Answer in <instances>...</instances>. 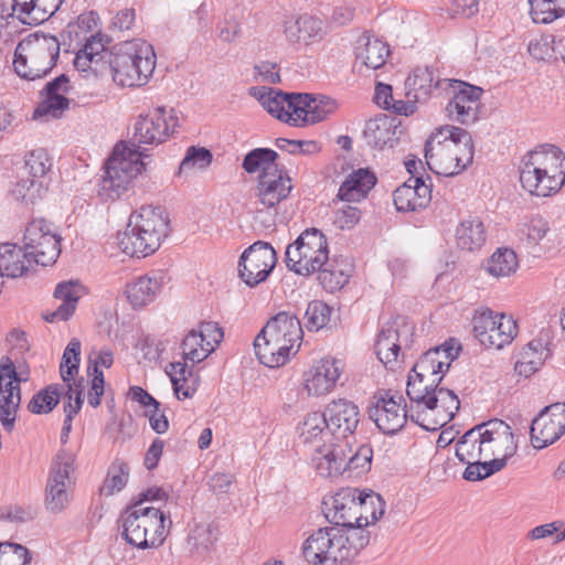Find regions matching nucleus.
Returning a JSON list of instances; mask_svg holds the SVG:
<instances>
[{"label":"nucleus","instance_id":"nucleus-45","mask_svg":"<svg viewBox=\"0 0 565 565\" xmlns=\"http://www.w3.org/2000/svg\"><path fill=\"white\" fill-rule=\"evenodd\" d=\"M438 408L434 411L441 414V420L434 422L430 429H440L446 424L451 422L460 408V401L458 395L449 388L439 386L437 387Z\"/></svg>","mask_w":565,"mask_h":565},{"label":"nucleus","instance_id":"nucleus-38","mask_svg":"<svg viewBox=\"0 0 565 565\" xmlns=\"http://www.w3.org/2000/svg\"><path fill=\"white\" fill-rule=\"evenodd\" d=\"M286 116L284 122L292 127H302L309 121L310 103H313V95L308 93H288Z\"/></svg>","mask_w":565,"mask_h":565},{"label":"nucleus","instance_id":"nucleus-27","mask_svg":"<svg viewBox=\"0 0 565 565\" xmlns=\"http://www.w3.org/2000/svg\"><path fill=\"white\" fill-rule=\"evenodd\" d=\"M413 330L414 327L408 326H404L402 330L393 327L383 328L374 345L379 360L385 365L396 362L402 349V337L405 335V347H411Z\"/></svg>","mask_w":565,"mask_h":565},{"label":"nucleus","instance_id":"nucleus-11","mask_svg":"<svg viewBox=\"0 0 565 565\" xmlns=\"http://www.w3.org/2000/svg\"><path fill=\"white\" fill-rule=\"evenodd\" d=\"M329 431L334 444H342L352 450L356 444V428L361 420L359 406L347 398H338L329 402L322 411Z\"/></svg>","mask_w":565,"mask_h":565},{"label":"nucleus","instance_id":"nucleus-60","mask_svg":"<svg viewBox=\"0 0 565 565\" xmlns=\"http://www.w3.org/2000/svg\"><path fill=\"white\" fill-rule=\"evenodd\" d=\"M393 201L398 212L419 211L418 198L416 199V190L414 185L402 184L393 193Z\"/></svg>","mask_w":565,"mask_h":565},{"label":"nucleus","instance_id":"nucleus-1","mask_svg":"<svg viewBox=\"0 0 565 565\" xmlns=\"http://www.w3.org/2000/svg\"><path fill=\"white\" fill-rule=\"evenodd\" d=\"M168 213L160 206H141L134 212L122 234L118 235V246L130 257H147L159 249L170 231Z\"/></svg>","mask_w":565,"mask_h":565},{"label":"nucleus","instance_id":"nucleus-19","mask_svg":"<svg viewBox=\"0 0 565 565\" xmlns=\"http://www.w3.org/2000/svg\"><path fill=\"white\" fill-rule=\"evenodd\" d=\"M282 32L287 42L297 49L319 43L327 34L323 21L308 13L287 17Z\"/></svg>","mask_w":565,"mask_h":565},{"label":"nucleus","instance_id":"nucleus-55","mask_svg":"<svg viewBox=\"0 0 565 565\" xmlns=\"http://www.w3.org/2000/svg\"><path fill=\"white\" fill-rule=\"evenodd\" d=\"M367 526V518H355V524L345 529L344 537L348 539V547H352V561L358 556L360 551L370 542V534L364 530Z\"/></svg>","mask_w":565,"mask_h":565},{"label":"nucleus","instance_id":"nucleus-6","mask_svg":"<svg viewBox=\"0 0 565 565\" xmlns=\"http://www.w3.org/2000/svg\"><path fill=\"white\" fill-rule=\"evenodd\" d=\"M329 256L326 235L316 227L306 228L286 247L285 264L298 276L310 277L321 268Z\"/></svg>","mask_w":565,"mask_h":565},{"label":"nucleus","instance_id":"nucleus-9","mask_svg":"<svg viewBox=\"0 0 565 565\" xmlns=\"http://www.w3.org/2000/svg\"><path fill=\"white\" fill-rule=\"evenodd\" d=\"M180 348L182 350L183 362H171L167 367V373L170 376L173 392L178 399L191 398L195 392L194 388H182L181 382H186V376L192 374V370L188 367L186 362L192 364L204 361L212 352L213 348H205L202 341V335L192 329L183 338Z\"/></svg>","mask_w":565,"mask_h":565},{"label":"nucleus","instance_id":"nucleus-48","mask_svg":"<svg viewBox=\"0 0 565 565\" xmlns=\"http://www.w3.org/2000/svg\"><path fill=\"white\" fill-rule=\"evenodd\" d=\"M430 137L435 138L436 141H444L446 145H452L456 149L465 146V150H470L475 154L472 136L463 128L446 125L437 128Z\"/></svg>","mask_w":565,"mask_h":565},{"label":"nucleus","instance_id":"nucleus-5","mask_svg":"<svg viewBox=\"0 0 565 565\" xmlns=\"http://www.w3.org/2000/svg\"><path fill=\"white\" fill-rule=\"evenodd\" d=\"M61 43L55 35L36 32L17 45L13 67L26 81L43 78L56 66Z\"/></svg>","mask_w":565,"mask_h":565},{"label":"nucleus","instance_id":"nucleus-25","mask_svg":"<svg viewBox=\"0 0 565 565\" xmlns=\"http://www.w3.org/2000/svg\"><path fill=\"white\" fill-rule=\"evenodd\" d=\"M402 128L395 124V118L382 116L366 121L363 137L366 145L373 149L393 148L399 140Z\"/></svg>","mask_w":565,"mask_h":565},{"label":"nucleus","instance_id":"nucleus-12","mask_svg":"<svg viewBox=\"0 0 565 565\" xmlns=\"http://www.w3.org/2000/svg\"><path fill=\"white\" fill-rule=\"evenodd\" d=\"M74 455L67 449H60L52 460L45 486L44 504L49 512L61 513L68 503L66 481L73 471Z\"/></svg>","mask_w":565,"mask_h":565},{"label":"nucleus","instance_id":"nucleus-57","mask_svg":"<svg viewBox=\"0 0 565 565\" xmlns=\"http://www.w3.org/2000/svg\"><path fill=\"white\" fill-rule=\"evenodd\" d=\"M21 404V394L15 393L0 394V422L7 433L14 429L17 411Z\"/></svg>","mask_w":565,"mask_h":565},{"label":"nucleus","instance_id":"nucleus-14","mask_svg":"<svg viewBox=\"0 0 565 565\" xmlns=\"http://www.w3.org/2000/svg\"><path fill=\"white\" fill-rule=\"evenodd\" d=\"M179 126L173 108L158 106L146 115H139L135 122V137L139 143L158 146L163 143Z\"/></svg>","mask_w":565,"mask_h":565},{"label":"nucleus","instance_id":"nucleus-16","mask_svg":"<svg viewBox=\"0 0 565 565\" xmlns=\"http://www.w3.org/2000/svg\"><path fill=\"white\" fill-rule=\"evenodd\" d=\"M450 87L452 97L446 106L448 116L461 125L476 122L483 89L461 79H451Z\"/></svg>","mask_w":565,"mask_h":565},{"label":"nucleus","instance_id":"nucleus-46","mask_svg":"<svg viewBox=\"0 0 565 565\" xmlns=\"http://www.w3.org/2000/svg\"><path fill=\"white\" fill-rule=\"evenodd\" d=\"M358 505V518H367V525L376 522L385 511V501L373 490L364 489L360 492Z\"/></svg>","mask_w":565,"mask_h":565},{"label":"nucleus","instance_id":"nucleus-8","mask_svg":"<svg viewBox=\"0 0 565 565\" xmlns=\"http://www.w3.org/2000/svg\"><path fill=\"white\" fill-rule=\"evenodd\" d=\"M23 243L31 262L41 266L54 264L61 254V236L53 230V224L43 217L28 223Z\"/></svg>","mask_w":565,"mask_h":565},{"label":"nucleus","instance_id":"nucleus-51","mask_svg":"<svg viewBox=\"0 0 565 565\" xmlns=\"http://www.w3.org/2000/svg\"><path fill=\"white\" fill-rule=\"evenodd\" d=\"M330 531L331 540L327 562H332L333 565L350 563L352 561V547H348V539L344 537V531L340 527H330Z\"/></svg>","mask_w":565,"mask_h":565},{"label":"nucleus","instance_id":"nucleus-63","mask_svg":"<svg viewBox=\"0 0 565 565\" xmlns=\"http://www.w3.org/2000/svg\"><path fill=\"white\" fill-rule=\"evenodd\" d=\"M495 319L497 315L489 309H482L480 311H477L472 318V324H473V335L476 339L479 340L481 343V340H483L487 335V331L490 328H494L495 326Z\"/></svg>","mask_w":565,"mask_h":565},{"label":"nucleus","instance_id":"nucleus-39","mask_svg":"<svg viewBox=\"0 0 565 565\" xmlns=\"http://www.w3.org/2000/svg\"><path fill=\"white\" fill-rule=\"evenodd\" d=\"M521 355L522 359L516 361L514 371L527 379L541 369L547 356V349L541 341H531Z\"/></svg>","mask_w":565,"mask_h":565},{"label":"nucleus","instance_id":"nucleus-24","mask_svg":"<svg viewBox=\"0 0 565 565\" xmlns=\"http://www.w3.org/2000/svg\"><path fill=\"white\" fill-rule=\"evenodd\" d=\"M353 271L352 263L342 255L327 257L318 274V281L322 289L329 294L340 291L350 280Z\"/></svg>","mask_w":565,"mask_h":565},{"label":"nucleus","instance_id":"nucleus-18","mask_svg":"<svg viewBox=\"0 0 565 565\" xmlns=\"http://www.w3.org/2000/svg\"><path fill=\"white\" fill-rule=\"evenodd\" d=\"M462 347L455 338H449L443 344L430 348L424 352L412 367L415 377L428 379V376L438 377L446 375L451 362L457 360Z\"/></svg>","mask_w":565,"mask_h":565},{"label":"nucleus","instance_id":"nucleus-59","mask_svg":"<svg viewBox=\"0 0 565 565\" xmlns=\"http://www.w3.org/2000/svg\"><path fill=\"white\" fill-rule=\"evenodd\" d=\"M54 297L62 300L60 305V312L65 316H73L78 302V295L75 291V286L72 281H62L57 284L54 290Z\"/></svg>","mask_w":565,"mask_h":565},{"label":"nucleus","instance_id":"nucleus-29","mask_svg":"<svg viewBox=\"0 0 565 565\" xmlns=\"http://www.w3.org/2000/svg\"><path fill=\"white\" fill-rule=\"evenodd\" d=\"M426 380L420 376L415 377V373L411 371L407 377L406 395L417 407L434 411L438 408L437 387L440 386L443 375L433 379L429 383Z\"/></svg>","mask_w":565,"mask_h":565},{"label":"nucleus","instance_id":"nucleus-26","mask_svg":"<svg viewBox=\"0 0 565 565\" xmlns=\"http://www.w3.org/2000/svg\"><path fill=\"white\" fill-rule=\"evenodd\" d=\"M164 282V275H142L126 284L125 294L129 303L135 308H143L151 303L161 291Z\"/></svg>","mask_w":565,"mask_h":565},{"label":"nucleus","instance_id":"nucleus-17","mask_svg":"<svg viewBox=\"0 0 565 565\" xmlns=\"http://www.w3.org/2000/svg\"><path fill=\"white\" fill-rule=\"evenodd\" d=\"M564 433L565 403H555L543 408L530 427L531 443L536 449L554 444Z\"/></svg>","mask_w":565,"mask_h":565},{"label":"nucleus","instance_id":"nucleus-49","mask_svg":"<svg viewBox=\"0 0 565 565\" xmlns=\"http://www.w3.org/2000/svg\"><path fill=\"white\" fill-rule=\"evenodd\" d=\"M333 309L322 300H312L308 303L303 316V323L308 331H319L327 327Z\"/></svg>","mask_w":565,"mask_h":565},{"label":"nucleus","instance_id":"nucleus-53","mask_svg":"<svg viewBox=\"0 0 565 565\" xmlns=\"http://www.w3.org/2000/svg\"><path fill=\"white\" fill-rule=\"evenodd\" d=\"M151 522L149 525L153 527V534L149 539V548H156L163 544L166 541L172 521L170 520V512L162 511L152 507Z\"/></svg>","mask_w":565,"mask_h":565},{"label":"nucleus","instance_id":"nucleus-4","mask_svg":"<svg viewBox=\"0 0 565 565\" xmlns=\"http://www.w3.org/2000/svg\"><path fill=\"white\" fill-rule=\"evenodd\" d=\"M153 46L135 39L115 45L109 55V67L115 83L122 87H139L148 83L156 68Z\"/></svg>","mask_w":565,"mask_h":565},{"label":"nucleus","instance_id":"nucleus-7","mask_svg":"<svg viewBox=\"0 0 565 565\" xmlns=\"http://www.w3.org/2000/svg\"><path fill=\"white\" fill-rule=\"evenodd\" d=\"M373 449L369 444L358 443L352 446L350 452L345 441L342 444H331L330 448L322 457H313L317 472L322 477H337L344 472L350 475H360L367 471L371 467Z\"/></svg>","mask_w":565,"mask_h":565},{"label":"nucleus","instance_id":"nucleus-13","mask_svg":"<svg viewBox=\"0 0 565 565\" xmlns=\"http://www.w3.org/2000/svg\"><path fill=\"white\" fill-rule=\"evenodd\" d=\"M424 157L429 170L444 177L459 174L473 161L472 151L466 149L465 154H460L459 149L454 148L452 145L436 141L430 136L424 145Z\"/></svg>","mask_w":565,"mask_h":565},{"label":"nucleus","instance_id":"nucleus-32","mask_svg":"<svg viewBox=\"0 0 565 565\" xmlns=\"http://www.w3.org/2000/svg\"><path fill=\"white\" fill-rule=\"evenodd\" d=\"M31 263L24 247L13 243L0 244V279L2 277L17 278L24 275Z\"/></svg>","mask_w":565,"mask_h":565},{"label":"nucleus","instance_id":"nucleus-44","mask_svg":"<svg viewBox=\"0 0 565 565\" xmlns=\"http://www.w3.org/2000/svg\"><path fill=\"white\" fill-rule=\"evenodd\" d=\"M534 23L548 24L565 15V0H529Z\"/></svg>","mask_w":565,"mask_h":565},{"label":"nucleus","instance_id":"nucleus-37","mask_svg":"<svg viewBox=\"0 0 565 565\" xmlns=\"http://www.w3.org/2000/svg\"><path fill=\"white\" fill-rule=\"evenodd\" d=\"M330 540L331 531L330 526H327L318 529L305 541L302 554L308 563L313 565L327 563Z\"/></svg>","mask_w":565,"mask_h":565},{"label":"nucleus","instance_id":"nucleus-2","mask_svg":"<svg viewBox=\"0 0 565 565\" xmlns=\"http://www.w3.org/2000/svg\"><path fill=\"white\" fill-rule=\"evenodd\" d=\"M520 182L531 195L550 196L565 183V154L556 146L527 152L520 166Z\"/></svg>","mask_w":565,"mask_h":565},{"label":"nucleus","instance_id":"nucleus-28","mask_svg":"<svg viewBox=\"0 0 565 565\" xmlns=\"http://www.w3.org/2000/svg\"><path fill=\"white\" fill-rule=\"evenodd\" d=\"M299 429L303 444L316 446L317 457H322L330 448V445L334 444L322 412L307 414Z\"/></svg>","mask_w":565,"mask_h":565},{"label":"nucleus","instance_id":"nucleus-36","mask_svg":"<svg viewBox=\"0 0 565 565\" xmlns=\"http://www.w3.org/2000/svg\"><path fill=\"white\" fill-rule=\"evenodd\" d=\"M457 245L462 250L479 249L486 243V230L479 217H470L460 222L456 231Z\"/></svg>","mask_w":565,"mask_h":565},{"label":"nucleus","instance_id":"nucleus-33","mask_svg":"<svg viewBox=\"0 0 565 565\" xmlns=\"http://www.w3.org/2000/svg\"><path fill=\"white\" fill-rule=\"evenodd\" d=\"M433 66H417L406 78V97L415 98V102H426L434 89L439 87L440 79L436 76Z\"/></svg>","mask_w":565,"mask_h":565},{"label":"nucleus","instance_id":"nucleus-30","mask_svg":"<svg viewBox=\"0 0 565 565\" xmlns=\"http://www.w3.org/2000/svg\"><path fill=\"white\" fill-rule=\"evenodd\" d=\"M376 181L375 174L369 168L354 170L340 185L337 198L345 202L360 201L374 188Z\"/></svg>","mask_w":565,"mask_h":565},{"label":"nucleus","instance_id":"nucleus-64","mask_svg":"<svg viewBox=\"0 0 565 565\" xmlns=\"http://www.w3.org/2000/svg\"><path fill=\"white\" fill-rule=\"evenodd\" d=\"M288 93L280 89L270 88V95L266 98L264 108L275 118L282 121L286 116V105L288 103Z\"/></svg>","mask_w":565,"mask_h":565},{"label":"nucleus","instance_id":"nucleus-41","mask_svg":"<svg viewBox=\"0 0 565 565\" xmlns=\"http://www.w3.org/2000/svg\"><path fill=\"white\" fill-rule=\"evenodd\" d=\"M278 153L270 148H255L243 158L242 168L249 174L271 172L279 164L276 163Z\"/></svg>","mask_w":565,"mask_h":565},{"label":"nucleus","instance_id":"nucleus-21","mask_svg":"<svg viewBox=\"0 0 565 565\" xmlns=\"http://www.w3.org/2000/svg\"><path fill=\"white\" fill-rule=\"evenodd\" d=\"M152 507L137 510L126 505L119 514L118 524L121 537L131 546L139 550L149 548L148 525L151 522Z\"/></svg>","mask_w":565,"mask_h":565},{"label":"nucleus","instance_id":"nucleus-23","mask_svg":"<svg viewBox=\"0 0 565 565\" xmlns=\"http://www.w3.org/2000/svg\"><path fill=\"white\" fill-rule=\"evenodd\" d=\"M338 361L332 358L321 359L305 373V387L309 395L320 396L329 393L341 374Z\"/></svg>","mask_w":565,"mask_h":565},{"label":"nucleus","instance_id":"nucleus-35","mask_svg":"<svg viewBox=\"0 0 565 565\" xmlns=\"http://www.w3.org/2000/svg\"><path fill=\"white\" fill-rule=\"evenodd\" d=\"M360 490L356 488H341L329 501H323L324 516L328 521L343 522L344 510H354V514H358V501L360 497Z\"/></svg>","mask_w":565,"mask_h":565},{"label":"nucleus","instance_id":"nucleus-62","mask_svg":"<svg viewBox=\"0 0 565 565\" xmlns=\"http://www.w3.org/2000/svg\"><path fill=\"white\" fill-rule=\"evenodd\" d=\"M503 328L509 329L508 337L500 335V332L495 327L493 329L490 328L487 331L486 338L483 340H481V344L488 349H490V348L502 349L504 345L510 344L518 333L516 322L508 321L507 324L503 326Z\"/></svg>","mask_w":565,"mask_h":565},{"label":"nucleus","instance_id":"nucleus-3","mask_svg":"<svg viewBox=\"0 0 565 565\" xmlns=\"http://www.w3.org/2000/svg\"><path fill=\"white\" fill-rule=\"evenodd\" d=\"M148 150L136 145L119 141L105 162L104 174L98 183V196L104 201L119 199L130 186L134 179L146 170L143 158Z\"/></svg>","mask_w":565,"mask_h":565},{"label":"nucleus","instance_id":"nucleus-10","mask_svg":"<svg viewBox=\"0 0 565 565\" xmlns=\"http://www.w3.org/2000/svg\"><path fill=\"white\" fill-rule=\"evenodd\" d=\"M277 264V253L270 243L256 241L241 255L238 277L248 287H256L267 280Z\"/></svg>","mask_w":565,"mask_h":565},{"label":"nucleus","instance_id":"nucleus-43","mask_svg":"<svg viewBox=\"0 0 565 565\" xmlns=\"http://www.w3.org/2000/svg\"><path fill=\"white\" fill-rule=\"evenodd\" d=\"M62 394L63 385H46L32 396L26 408L35 415L49 414L58 405Z\"/></svg>","mask_w":565,"mask_h":565},{"label":"nucleus","instance_id":"nucleus-54","mask_svg":"<svg viewBox=\"0 0 565 565\" xmlns=\"http://www.w3.org/2000/svg\"><path fill=\"white\" fill-rule=\"evenodd\" d=\"M279 345V338L274 334H263V329L254 340V350L262 364L273 369L276 348Z\"/></svg>","mask_w":565,"mask_h":565},{"label":"nucleus","instance_id":"nucleus-58","mask_svg":"<svg viewBox=\"0 0 565 565\" xmlns=\"http://www.w3.org/2000/svg\"><path fill=\"white\" fill-rule=\"evenodd\" d=\"M212 159V152L207 148L191 146L180 162L179 171L183 172L194 167L204 169L211 164Z\"/></svg>","mask_w":565,"mask_h":565},{"label":"nucleus","instance_id":"nucleus-40","mask_svg":"<svg viewBox=\"0 0 565 565\" xmlns=\"http://www.w3.org/2000/svg\"><path fill=\"white\" fill-rule=\"evenodd\" d=\"M51 169L52 159L47 151L43 148H38L26 156L22 173L36 181H43V183L49 186L51 182V178L49 175Z\"/></svg>","mask_w":565,"mask_h":565},{"label":"nucleus","instance_id":"nucleus-50","mask_svg":"<svg viewBox=\"0 0 565 565\" xmlns=\"http://www.w3.org/2000/svg\"><path fill=\"white\" fill-rule=\"evenodd\" d=\"M129 465L121 459H115L108 468L103 490L106 495L121 491L129 479Z\"/></svg>","mask_w":565,"mask_h":565},{"label":"nucleus","instance_id":"nucleus-20","mask_svg":"<svg viewBox=\"0 0 565 565\" xmlns=\"http://www.w3.org/2000/svg\"><path fill=\"white\" fill-rule=\"evenodd\" d=\"M292 190V181L284 167L271 172L259 173L255 189L258 202L265 207H275L286 200Z\"/></svg>","mask_w":565,"mask_h":565},{"label":"nucleus","instance_id":"nucleus-42","mask_svg":"<svg viewBox=\"0 0 565 565\" xmlns=\"http://www.w3.org/2000/svg\"><path fill=\"white\" fill-rule=\"evenodd\" d=\"M49 186L43 181H36L23 173L11 189V195L25 205H34L47 192Z\"/></svg>","mask_w":565,"mask_h":565},{"label":"nucleus","instance_id":"nucleus-47","mask_svg":"<svg viewBox=\"0 0 565 565\" xmlns=\"http://www.w3.org/2000/svg\"><path fill=\"white\" fill-rule=\"evenodd\" d=\"M518 257L511 248H498L488 259L487 270L494 277L510 276L518 268Z\"/></svg>","mask_w":565,"mask_h":565},{"label":"nucleus","instance_id":"nucleus-15","mask_svg":"<svg viewBox=\"0 0 565 565\" xmlns=\"http://www.w3.org/2000/svg\"><path fill=\"white\" fill-rule=\"evenodd\" d=\"M376 397L374 408L370 411V417L374 419L376 427L385 435L398 433L409 415L413 414V406L407 407L402 395L393 394L391 390L383 391Z\"/></svg>","mask_w":565,"mask_h":565},{"label":"nucleus","instance_id":"nucleus-22","mask_svg":"<svg viewBox=\"0 0 565 565\" xmlns=\"http://www.w3.org/2000/svg\"><path fill=\"white\" fill-rule=\"evenodd\" d=\"M64 0H13L12 13L17 20L29 26L47 21L61 8Z\"/></svg>","mask_w":565,"mask_h":565},{"label":"nucleus","instance_id":"nucleus-56","mask_svg":"<svg viewBox=\"0 0 565 565\" xmlns=\"http://www.w3.org/2000/svg\"><path fill=\"white\" fill-rule=\"evenodd\" d=\"M41 96L43 97V100L33 111L34 119L41 118L45 115H52L57 118L70 106V99L64 94Z\"/></svg>","mask_w":565,"mask_h":565},{"label":"nucleus","instance_id":"nucleus-61","mask_svg":"<svg viewBox=\"0 0 565 565\" xmlns=\"http://www.w3.org/2000/svg\"><path fill=\"white\" fill-rule=\"evenodd\" d=\"M338 104L337 100L326 96L319 95L313 96V103H310L309 108V121L310 124H317L324 120L330 114L334 113Z\"/></svg>","mask_w":565,"mask_h":565},{"label":"nucleus","instance_id":"nucleus-31","mask_svg":"<svg viewBox=\"0 0 565 565\" xmlns=\"http://www.w3.org/2000/svg\"><path fill=\"white\" fill-rule=\"evenodd\" d=\"M263 334H274L279 340L300 342L303 337L299 317L290 311H279L263 327Z\"/></svg>","mask_w":565,"mask_h":565},{"label":"nucleus","instance_id":"nucleus-34","mask_svg":"<svg viewBox=\"0 0 565 565\" xmlns=\"http://www.w3.org/2000/svg\"><path fill=\"white\" fill-rule=\"evenodd\" d=\"M360 45L355 47V58L370 70H379L390 55V46L386 42L371 36H363Z\"/></svg>","mask_w":565,"mask_h":565},{"label":"nucleus","instance_id":"nucleus-52","mask_svg":"<svg viewBox=\"0 0 565 565\" xmlns=\"http://www.w3.org/2000/svg\"><path fill=\"white\" fill-rule=\"evenodd\" d=\"M81 363V341L72 338L67 343L60 365V375L64 383H70L78 372Z\"/></svg>","mask_w":565,"mask_h":565}]
</instances>
